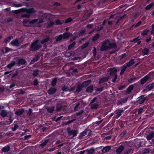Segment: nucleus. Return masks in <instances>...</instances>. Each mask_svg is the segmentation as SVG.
I'll use <instances>...</instances> for the list:
<instances>
[{
  "mask_svg": "<svg viewBox=\"0 0 154 154\" xmlns=\"http://www.w3.org/2000/svg\"><path fill=\"white\" fill-rule=\"evenodd\" d=\"M38 42L39 40L38 39H37L34 42L32 43L30 46L32 51H35L42 48V45L38 44Z\"/></svg>",
  "mask_w": 154,
  "mask_h": 154,
  "instance_id": "1",
  "label": "nucleus"
},
{
  "mask_svg": "<svg viewBox=\"0 0 154 154\" xmlns=\"http://www.w3.org/2000/svg\"><path fill=\"white\" fill-rule=\"evenodd\" d=\"M153 72V71H152L149 72L147 75H145L144 77L139 81L138 82L134 83V85H138V84H140L141 85L144 84L150 78V76L151 74Z\"/></svg>",
  "mask_w": 154,
  "mask_h": 154,
  "instance_id": "2",
  "label": "nucleus"
},
{
  "mask_svg": "<svg viewBox=\"0 0 154 154\" xmlns=\"http://www.w3.org/2000/svg\"><path fill=\"white\" fill-rule=\"evenodd\" d=\"M145 96V95H142L140 96L137 99V100L136 101L133 102V103H134L137 105L142 104L144 103L146 99V98Z\"/></svg>",
  "mask_w": 154,
  "mask_h": 154,
  "instance_id": "3",
  "label": "nucleus"
},
{
  "mask_svg": "<svg viewBox=\"0 0 154 154\" xmlns=\"http://www.w3.org/2000/svg\"><path fill=\"white\" fill-rule=\"evenodd\" d=\"M67 132L70 135H73V137H75L77 136L78 132L77 130H71L70 128H67Z\"/></svg>",
  "mask_w": 154,
  "mask_h": 154,
  "instance_id": "4",
  "label": "nucleus"
},
{
  "mask_svg": "<svg viewBox=\"0 0 154 154\" xmlns=\"http://www.w3.org/2000/svg\"><path fill=\"white\" fill-rule=\"evenodd\" d=\"M26 63V61L23 58H20L19 59H18L17 61V64L18 66L25 65Z\"/></svg>",
  "mask_w": 154,
  "mask_h": 154,
  "instance_id": "5",
  "label": "nucleus"
},
{
  "mask_svg": "<svg viewBox=\"0 0 154 154\" xmlns=\"http://www.w3.org/2000/svg\"><path fill=\"white\" fill-rule=\"evenodd\" d=\"M154 87V82H152L151 84L148 85L146 87V88L143 90L142 91L143 92H147L150 91Z\"/></svg>",
  "mask_w": 154,
  "mask_h": 154,
  "instance_id": "6",
  "label": "nucleus"
},
{
  "mask_svg": "<svg viewBox=\"0 0 154 154\" xmlns=\"http://www.w3.org/2000/svg\"><path fill=\"white\" fill-rule=\"evenodd\" d=\"M10 44L13 46L18 47L19 46L20 43L17 38L13 40L10 43Z\"/></svg>",
  "mask_w": 154,
  "mask_h": 154,
  "instance_id": "7",
  "label": "nucleus"
},
{
  "mask_svg": "<svg viewBox=\"0 0 154 154\" xmlns=\"http://www.w3.org/2000/svg\"><path fill=\"white\" fill-rule=\"evenodd\" d=\"M124 146L123 145H121L118 146L117 149L116 150L117 154H120L124 149Z\"/></svg>",
  "mask_w": 154,
  "mask_h": 154,
  "instance_id": "8",
  "label": "nucleus"
},
{
  "mask_svg": "<svg viewBox=\"0 0 154 154\" xmlns=\"http://www.w3.org/2000/svg\"><path fill=\"white\" fill-rule=\"evenodd\" d=\"M46 108L48 112L51 113H52L54 112V110L55 106H48L46 107Z\"/></svg>",
  "mask_w": 154,
  "mask_h": 154,
  "instance_id": "9",
  "label": "nucleus"
},
{
  "mask_svg": "<svg viewBox=\"0 0 154 154\" xmlns=\"http://www.w3.org/2000/svg\"><path fill=\"white\" fill-rule=\"evenodd\" d=\"M109 69L110 71L109 75L110 76H112L113 75L116 74L117 72V69L116 68H110Z\"/></svg>",
  "mask_w": 154,
  "mask_h": 154,
  "instance_id": "10",
  "label": "nucleus"
},
{
  "mask_svg": "<svg viewBox=\"0 0 154 154\" xmlns=\"http://www.w3.org/2000/svg\"><path fill=\"white\" fill-rule=\"evenodd\" d=\"M127 101V99L121 98L120 100H118L117 105L118 106L122 105L124 103H126Z\"/></svg>",
  "mask_w": 154,
  "mask_h": 154,
  "instance_id": "11",
  "label": "nucleus"
},
{
  "mask_svg": "<svg viewBox=\"0 0 154 154\" xmlns=\"http://www.w3.org/2000/svg\"><path fill=\"white\" fill-rule=\"evenodd\" d=\"M62 35H63V39H65L69 38L72 35V33L69 32H65Z\"/></svg>",
  "mask_w": 154,
  "mask_h": 154,
  "instance_id": "12",
  "label": "nucleus"
},
{
  "mask_svg": "<svg viewBox=\"0 0 154 154\" xmlns=\"http://www.w3.org/2000/svg\"><path fill=\"white\" fill-rule=\"evenodd\" d=\"M109 79V76H107L101 78L99 79V83L101 84L105 82H107Z\"/></svg>",
  "mask_w": 154,
  "mask_h": 154,
  "instance_id": "13",
  "label": "nucleus"
},
{
  "mask_svg": "<svg viewBox=\"0 0 154 154\" xmlns=\"http://www.w3.org/2000/svg\"><path fill=\"white\" fill-rule=\"evenodd\" d=\"M26 12L27 14L30 15V16L31 14L35 13V11L34 10L33 8H30L26 9Z\"/></svg>",
  "mask_w": 154,
  "mask_h": 154,
  "instance_id": "14",
  "label": "nucleus"
},
{
  "mask_svg": "<svg viewBox=\"0 0 154 154\" xmlns=\"http://www.w3.org/2000/svg\"><path fill=\"white\" fill-rule=\"evenodd\" d=\"M134 60L133 59H131L128 62L126 63V66L128 67H129L134 63Z\"/></svg>",
  "mask_w": 154,
  "mask_h": 154,
  "instance_id": "15",
  "label": "nucleus"
},
{
  "mask_svg": "<svg viewBox=\"0 0 154 154\" xmlns=\"http://www.w3.org/2000/svg\"><path fill=\"white\" fill-rule=\"evenodd\" d=\"M24 109L22 108L19 109L18 110L16 111L15 114L17 116H20L22 115L24 112Z\"/></svg>",
  "mask_w": 154,
  "mask_h": 154,
  "instance_id": "16",
  "label": "nucleus"
},
{
  "mask_svg": "<svg viewBox=\"0 0 154 154\" xmlns=\"http://www.w3.org/2000/svg\"><path fill=\"white\" fill-rule=\"evenodd\" d=\"M111 146H106L104 147L102 149V152L103 153H105L109 151L111 149Z\"/></svg>",
  "mask_w": 154,
  "mask_h": 154,
  "instance_id": "17",
  "label": "nucleus"
},
{
  "mask_svg": "<svg viewBox=\"0 0 154 154\" xmlns=\"http://www.w3.org/2000/svg\"><path fill=\"white\" fill-rule=\"evenodd\" d=\"M56 89L54 88H51L48 90V93L50 95L54 94L56 91Z\"/></svg>",
  "mask_w": 154,
  "mask_h": 154,
  "instance_id": "18",
  "label": "nucleus"
},
{
  "mask_svg": "<svg viewBox=\"0 0 154 154\" xmlns=\"http://www.w3.org/2000/svg\"><path fill=\"white\" fill-rule=\"evenodd\" d=\"M91 108L92 109H96L99 107V105L97 103H90Z\"/></svg>",
  "mask_w": 154,
  "mask_h": 154,
  "instance_id": "19",
  "label": "nucleus"
},
{
  "mask_svg": "<svg viewBox=\"0 0 154 154\" xmlns=\"http://www.w3.org/2000/svg\"><path fill=\"white\" fill-rule=\"evenodd\" d=\"M91 80H88L84 82L82 84V87H85L88 85L91 82Z\"/></svg>",
  "mask_w": 154,
  "mask_h": 154,
  "instance_id": "20",
  "label": "nucleus"
},
{
  "mask_svg": "<svg viewBox=\"0 0 154 154\" xmlns=\"http://www.w3.org/2000/svg\"><path fill=\"white\" fill-rule=\"evenodd\" d=\"M13 38L12 35H11L10 36L4 39V42L5 43L7 44L8 42H9Z\"/></svg>",
  "mask_w": 154,
  "mask_h": 154,
  "instance_id": "21",
  "label": "nucleus"
},
{
  "mask_svg": "<svg viewBox=\"0 0 154 154\" xmlns=\"http://www.w3.org/2000/svg\"><path fill=\"white\" fill-rule=\"evenodd\" d=\"M18 75V72L16 71L14 72H12L11 73L9 74V76L11 77L12 79L14 78Z\"/></svg>",
  "mask_w": 154,
  "mask_h": 154,
  "instance_id": "22",
  "label": "nucleus"
},
{
  "mask_svg": "<svg viewBox=\"0 0 154 154\" xmlns=\"http://www.w3.org/2000/svg\"><path fill=\"white\" fill-rule=\"evenodd\" d=\"M109 49V46L102 45L100 48V51H103Z\"/></svg>",
  "mask_w": 154,
  "mask_h": 154,
  "instance_id": "23",
  "label": "nucleus"
},
{
  "mask_svg": "<svg viewBox=\"0 0 154 154\" xmlns=\"http://www.w3.org/2000/svg\"><path fill=\"white\" fill-rule=\"evenodd\" d=\"M138 79V78L137 77L131 78L128 79V82L129 83H131L135 82L136 80H137Z\"/></svg>",
  "mask_w": 154,
  "mask_h": 154,
  "instance_id": "24",
  "label": "nucleus"
},
{
  "mask_svg": "<svg viewBox=\"0 0 154 154\" xmlns=\"http://www.w3.org/2000/svg\"><path fill=\"white\" fill-rule=\"evenodd\" d=\"M15 64H16L15 62L14 61H13L11 62V63H9V64H8V65H7L6 66V67H7L9 69H10L12 67H13V66H15Z\"/></svg>",
  "mask_w": 154,
  "mask_h": 154,
  "instance_id": "25",
  "label": "nucleus"
},
{
  "mask_svg": "<svg viewBox=\"0 0 154 154\" xmlns=\"http://www.w3.org/2000/svg\"><path fill=\"white\" fill-rule=\"evenodd\" d=\"M154 137V133L153 131L151 132L146 137L147 140H149Z\"/></svg>",
  "mask_w": 154,
  "mask_h": 154,
  "instance_id": "26",
  "label": "nucleus"
},
{
  "mask_svg": "<svg viewBox=\"0 0 154 154\" xmlns=\"http://www.w3.org/2000/svg\"><path fill=\"white\" fill-rule=\"evenodd\" d=\"M7 112L5 110H2L0 113L1 116L3 117H6L7 115Z\"/></svg>",
  "mask_w": 154,
  "mask_h": 154,
  "instance_id": "27",
  "label": "nucleus"
},
{
  "mask_svg": "<svg viewBox=\"0 0 154 154\" xmlns=\"http://www.w3.org/2000/svg\"><path fill=\"white\" fill-rule=\"evenodd\" d=\"M93 90V87L92 86H88L86 89V92L87 93H91Z\"/></svg>",
  "mask_w": 154,
  "mask_h": 154,
  "instance_id": "28",
  "label": "nucleus"
},
{
  "mask_svg": "<svg viewBox=\"0 0 154 154\" xmlns=\"http://www.w3.org/2000/svg\"><path fill=\"white\" fill-rule=\"evenodd\" d=\"M10 149V146L8 145H7L3 147L2 150L4 152H6L9 151Z\"/></svg>",
  "mask_w": 154,
  "mask_h": 154,
  "instance_id": "29",
  "label": "nucleus"
},
{
  "mask_svg": "<svg viewBox=\"0 0 154 154\" xmlns=\"http://www.w3.org/2000/svg\"><path fill=\"white\" fill-rule=\"evenodd\" d=\"M50 38L49 37H47L43 39L40 42L42 44H43L49 41Z\"/></svg>",
  "mask_w": 154,
  "mask_h": 154,
  "instance_id": "30",
  "label": "nucleus"
},
{
  "mask_svg": "<svg viewBox=\"0 0 154 154\" xmlns=\"http://www.w3.org/2000/svg\"><path fill=\"white\" fill-rule=\"evenodd\" d=\"M29 23V20H24L22 23L24 26L26 27H29L30 26Z\"/></svg>",
  "mask_w": 154,
  "mask_h": 154,
  "instance_id": "31",
  "label": "nucleus"
},
{
  "mask_svg": "<svg viewBox=\"0 0 154 154\" xmlns=\"http://www.w3.org/2000/svg\"><path fill=\"white\" fill-rule=\"evenodd\" d=\"M57 77H55L52 79L51 82V85L52 86H54L55 85L57 82Z\"/></svg>",
  "mask_w": 154,
  "mask_h": 154,
  "instance_id": "32",
  "label": "nucleus"
},
{
  "mask_svg": "<svg viewBox=\"0 0 154 154\" xmlns=\"http://www.w3.org/2000/svg\"><path fill=\"white\" fill-rule=\"evenodd\" d=\"M149 50L148 49L145 48L143 50L142 53L144 55H146L149 54Z\"/></svg>",
  "mask_w": 154,
  "mask_h": 154,
  "instance_id": "33",
  "label": "nucleus"
},
{
  "mask_svg": "<svg viewBox=\"0 0 154 154\" xmlns=\"http://www.w3.org/2000/svg\"><path fill=\"white\" fill-rule=\"evenodd\" d=\"M109 49L111 48H117V45L116 44L112 43H110L109 44Z\"/></svg>",
  "mask_w": 154,
  "mask_h": 154,
  "instance_id": "34",
  "label": "nucleus"
},
{
  "mask_svg": "<svg viewBox=\"0 0 154 154\" xmlns=\"http://www.w3.org/2000/svg\"><path fill=\"white\" fill-rule=\"evenodd\" d=\"M154 5V4L153 3H152L149 5H147L145 8L146 10H149L152 8Z\"/></svg>",
  "mask_w": 154,
  "mask_h": 154,
  "instance_id": "35",
  "label": "nucleus"
},
{
  "mask_svg": "<svg viewBox=\"0 0 154 154\" xmlns=\"http://www.w3.org/2000/svg\"><path fill=\"white\" fill-rule=\"evenodd\" d=\"M127 67L126 66H125L124 65H123L122 66V67L121 69V72H120V75H122L124 72L126 70Z\"/></svg>",
  "mask_w": 154,
  "mask_h": 154,
  "instance_id": "36",
  "label": "nucleus"
},
{
  "mask_svg": "<svg viewBox=\"0 0 154 154\" xmlns=\"http://www.w3.org/2000/svg\"><path fill=\"white\" fill-rule=\"evenodd\" d=\"M63 35L62 34H60L58 36H57L56 37V42H59L61 41L63 39Z\"/></svg>",
  "mask_w": 154,
  "mask_h": 154,
  "instance_id": "37",
  "label": "nucleus"
},
{
  "mask_svg": "<svg viewBox=\"0 0 154 154\" xmlns=\"http://www.w3.org/2000/svg\"><path fill=\"white\" fill-rule=\"evenodd\" d=\"M100 37V35L98 33H97L93 37L92 41H96Z\"/></svg>",
  "mask_w": 154,
  "mask_h": 154,
  "instance_id": "38",
  "label": "nucleus"
},
{
  "mask_svg": "<svg viewBox=\"0 0 154 154\" xmlns=\"http://www.w3.org/2000/svg\"><path fill=\"white\" fill-rule=\"evenodd\" d=\"M149 32V30L148 29H145L142 32L141 35L143 36H145Z\"/></svg>",
  "mask_w": 154,
  "mask_h": 154,
  "instance_id": "39",
  "label": "nucleus"
},
{
  "mask_svg": "<svg viewBox=\"0 0 154 154\" xmlns=\"http://www.w3.org/2000/svg\"><path fill=\"white\" fill-rule=\"evenodd\" d=\"M127 133V132L126 131H124L122 132L119 135V137L120 138H122L125 137Z\"/></svg>",
  "mask_w": 154,
  "mask_h": 154,
  "instance_id": "40",
  "label": "nucleus"
},
{
  "mask_svg": "<svg viewBox=\"0 0 154 154\" xmlns=\"http://www.w3.org/2000/svg\"><path fill=\"white\" fill-rule=\"evenodd\" d=\"M134 85H131L129 86L127 89V91L128 92H130L133 90L134 88Z\"/></svg>",
  "mask_w": 154,
  "mask_h": 154,
  "instance_id": "41",
  "label": "nucleus"
},
{
  "mask_svg": "<svg viewBox=\"0 0 154 154\" xmlns=\"http://www.w3.org/2000/svg\"><path fill=\"white\" fill-rule=\"evenodd\" d=\"M62 90L63 91H71L72 90V89H71V90H69V88L68 86H64L63 87Z\"/></svg>",
  "mask_w": 154,
  "mask_h": 154,
  "instance_id": "42",
  "label": "nucleus"
},
{
  "mask_svg": "<svg viewBox=\"0 0 154 154\" xmlns=\"http://www.w3.org/2000/svg\"><path fill=\"white\" fill-rule=\"evenodd\" d=\"M139 36H138L137 37L135 38H134L132 40L130 41L131 42H134V43H136L138 41L140 40V39L139 38Z\"/></svg>",
  "mask_w": 154,
  "mask_h": 154,
  "instance_id": "43",
  "label": "nucleus"
},
{
  "mask_svg": "<svg viewBox=\"0 0 154 154\" xmlns=\"http://www.w3.org/2000/svg\"><path fill=\"white\" fill-rule=\"evenodd\" d=\"M82 87V85H79L76 89V91L78 92H80L82 90V87Z\"/></svg>",
  "mask_w": 154,
  "mask_h": 154,
  "instance_id": "44",
  "label": "nucleus"
},
{
  "mask_svg": "<svg viewBox=\"0 0 154 154\" xmlns=\"http://www.w3.org/2000/svg\"><path fill=\"white\" fill-rule=\"evenodd\" d=\"M40 71V70L38 69H36L34 70L32 73L33 75L34 76H36L38 74V72Z\"/></svg>",
  "mask_w": 154,
  "mask_h": 154,
  "instance_id": "45",
  "label": "nucleus"
},
{
  "mask_svg": "<svg viewBox=\"0 0 154 154\" xmlns=\"http://www.w3.org/2000/svg\"><path fill=\"white\" fill-rule=\"evenodd\" d=\"M123 110L122 109H118L116 110L115 111V112L116 114H120V115L121 116L122 115V113L123 112Z\"/></svg>",
  "mask_w": 154,
  "mask_h": 154,
  "instance_id": "46",
  "label": "nucleus"
},
{
  "mask_svg": "<svg viewBox=\"0 0 154 154\" xmlns=\"http://www.w3.org/2000/svg\"><path fill=\"white\" fill-rule=\"evenodd\" d=\"M62 107V106L60 104H57L56 106V111L57 112L60 111Z\"/></svg>",
  "mask_w": 154,
  "mask_h": 154,
  "instance_id": "47",
  "label": "nucleus"
},
{
  "mask_svg": "<svg viewBox=\"0 0 154 154\" xmlns=\"http://www.w3.org/2000/svg\"><path fill=\"white\" fill-rule=\"evenodd\" d=\"M25 92V91L23 89H19L17 91L18 94H23Z\"/></svg>",
  "mask_w": 154,
  "mask_h": 154,
  "instance_id": "48",
  "label": "nucleus"
},
{
  "mask_svg": "<svg viewBox=\"0 0 154 154\" xmlns=\"http://www.w3.org/2000/svg\"><path fill=\"white\" fill-rule=\"evenodd\" d=\"M75 44V42H74L72 43L69 45L68 47V49L69 50L71 49L74 46Z\"/></svg>",
  "mask_w": 154,
  "mask_h": 154,
  "instance_id": "49",
  "label": "nucleus"
},
{
  "mask_svg": "<svg viewBox=\"0 0 154 154\" xmlns=\"http://www.w3.org/2000/svg\"><path fill=\"white\" fill-rule=\"evenodd\" d=\"M127 56V55L126 54V53H124L119 56V59L121 60H122L124 58L126 57Z\"/></svg>",
  "mask_w": 154,
  "mask_h": 154,
  "instance_id": "50",
  "label": "nucleus"
},
{
  "mask_svg": "<svg viewBox=\"0 0 154 154\" xmlns=\"http://www.w3.org/2000/svg\"><path fill=\"white\" fill-rule=\"evenodd\" d=\"M84 112V110H81L78 112H76L75 114V115L78 116L80 115L82 113Z\"/></svg>",
  "mask_w": 154,
  "mask_h": 154,
  "instance_id": "51",
  "label": "nucleus"
},
{
  "mask_svg": "<svg viewBox=\"0 0 154 154\" xmlns=\"http://www.w3.org/2000/svg\"><path fill=\"white\" fill-rule=\"evenodd\" d=\"M38 19H34L31 21H29V23L30 24L33 25L38 22Z\"/></svg>",
  "mask_w": 154,
  "mask_h": 154,
  "instance_id": "52",
  "label": "nucleus"
},
{
  "mask_svg": "<svg viewBox=\"0 0 154 154\" xmlns=\"http://www.w3.org/2000/svg\"><path fill=\"white\" fill-rule=\"evenodd\" d=\"M109 41L108 40L106 39L103 42L102 45H107L108 44H109Z\"/></svg>",
  "mask_w": 154,
  "mask_h": 154,
  "instance_id": "53",
  "label": "nucleus"
},
{
  "mask_svg": "<svg viewBox=\"0 0 154 154\" xmlns=\"http://www.w3.org/2000/svg\"><path fill=\"white\" fill-rule=\"evenodd\" d=\"M49 139H47L45 140L41 144V145L42 146H45L47 143L49 142Z\"/></svg>",
  "mask_w": 154,
  "mask_h": 154,
  "instance_id": "54",
  "label": "nucleus"
},
{
  "mask_svg": "<svg viewBox=\"0 0 154 154\" xmlns=\"http://www.w3.org/2000/svg\"><path fill=\"white\" fill-rule=\"evenodd\" d=\"M55 23L56 25H60L62 24L61 21L59 19L56 20Z\"/></svg>",
  "mask_w": 154,
  "mask_h": 154,
  "instance_id": "55",
  "label": "nucleus"
},
{
  "mask_svg": "<svg viewBox=\"0 0 154 154\" xmlns=\"http://www.w3.org/2000/svg\"><path fill=\"white\" fill-rule=\"evenodd\" d=\"M39 56L38 55H37L36 57L34 58L32 60H31V62H35L38 61V58H39Z\"/></svg>",
  "mask_w": 154,
  "mask_h": 154,
  "instance_id": "56",
  "label": "nucleus"
},
{
  "mask_svg": "<svg viewBox=\"0 0 154 154\" xmlns=\"http://www.w3.org/2000/svg\"><path fill=\"white\" fill-rule=\"evenodd\" d=\"M87 132L86 131H84L81 133L80 134V136L81 137V138H82L83 137L85 136Z\"/></svg>",
  "mask_w": 154,
  "mask_h": 154,
  "instance_id": "57",
  "label": "nucleus"
},
{
  "mask_svg": "<svg viewBox=\"0 0 154 154\" xmlns=\"http://www.w3.org/2000/svg\"><path fill=\"white\" fill-rule=\"evenodd\" d=\"M21 17L23 18H29L30 17V15L27 14H23L21 15Z\"/></svg>",
  "mask_w": 154,
  "mask_h": 154,
  "instance_id": "58",
  "label": "nucleus"
},
{
  "mask_svg": "<svg viewBox=\"0 0 154 154\" xmlns=\"http://www.w3.org/2000/svg\"><path fill=\"white\" fill-rule=\"evenodd\" d=\"M102 121H96V122L93 123V125L94 126H97V125H99L102 122Z\"/></svg>",
  "mask_w": 154,
  "mask_h": 154,
  "instance_id": "59",
  "label": "nucleus"
},
{
  "mask_svg": "<svg viewBox=\"0 0 154 154\" xmlns=\"http://www.w3.org/2000/svg\"><path fill=\"white\" fill-rule=\"evenodd\" d=\"M142 23V22L141 21H139L137 23L136 25H133L132 26V27L134 26L135 27H138L140 26Z\"/></svg>",
  "mask_w": 154,
  "mask_h": 154,
  "instance_id": "60",
  "label": "nucleus"
},
{
  "mask_svg": "<svg viewBox=\"0 0 154 154\" xmlns=\"http://www.w3.org/2000/svg\"><path fill=\"white\" fill-rule=\"evenodd\" d=\"M72 21V19L71 17L67 18L65 21V23H66L71 22Z\"/></svg>",
  "mask_w": 154,
  "mask_h": 154,
  "instance_id": "61",
  "label": "nucleus"
},
{
  "mask_svg": "<svg viewBox=\"0 0 154 154\" xmlns=\"http://www.w3.org/2000/svg\"><path fill=\"white\" fill-rule=\"evenodd\" d=\"M118 75L117 74H116L115 75V77H113L112 79V81L113 82H116V80L117 79Z\"/></svg>",
  "mask_w": 154,
  "mask_h": 154,
  "instance_id": "62",
  "label": "nucleus"
},
{
  "mask_svg": "<svg viewBox=\"0 0 154 154\" xmlns=\"http://www.w3.org/2000/svg\"><path fill=\"white\" fill-rule=\"evenodd\" d=\"M54 24V23L53 22L50 21V23L48 24V27H51Z\"/></svg>",
  "mask_w": 154,
  "mask_h": 154,
  "instance_id": "63",
  "label": "nucleus"
},
{
  "mask_svg": "<svg viewBox=\"0 0 154 154\" xmlns=\"http://www.w3.org/2000/svg\"><path fill=\"white\" fill-rule=\"evenodd\" d=\"M38 84V79H35L33 82V85L35 86L37 85Z\"/></svg>",
  "mask_w": 154,
  "mask_h": 154,
  "instance_id": "64",
  "label": "nucleus"
}]
</instances>
